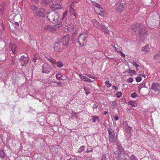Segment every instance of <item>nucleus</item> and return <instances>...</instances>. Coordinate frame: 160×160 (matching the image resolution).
<instances>
[{
  "label": "nucleus",
  "mask_w": 160,
  "mask_h": 160,
  "mask_svg": "<svg viewBox=\"0 0 160 160\" xmlns=\"http://www.w3.org/2000/svg\"><path fill=\"white\" fill-rule=\"evenodd\" d=\"M142 76L143 77H144V78H145V75H143V76Z\"/></svg>",
  "instance_id": "nucleus-63"
},
{
  "label": "nucleus",
  "mask_w": 160,
  "mask_h": 160,
  "mask_svg": "<svg viewBox=\"0 0 160 160\" xmlns=\"http://www.w3.org/2000/svg\"><path fill=\"white\" fill-rule=\"evenodd\" d=\"M79 76L80 79H82L83 80L85 81H88L87 79H88V78L87 77L83 76L81 75H79Z\"/></svg>",
  "instance_id": "nucleus-33"
},
{
  "label": "nucleus",
  "mask_w": 160,
  "mask_h": 160,
  "mask_svg": "<svg viewBox=\"0 0 160 160\" xmlns=\"http://www.w3.org/2000/svg\"><path fill=\"white\" fill-rule=\"evenodd\" d=\"M70 40V37L68 35H66L62 38V42L64 45H68Z\"/></svg>",
  "instance_id": "nucleus-13"
},
{
  "label": "nucleus",
  "mask_w": 160,
  "mask_h": 160,
  "mask_svg": "<svg viewBox=\"0 0 160 160\" xmlns=\"http://www.w3.org/2000/svg\"><path fill=\"white\" fill-rule=\"evenodd\" d=\"M141 24L138 23H135L132 25L131 27V28L133 32V34H135L134 33L136 32H138V30L139 29V28H140Z\"/></svg>",
  "instance_id": "nucleus-9"
},
{
  "label": "nucleus",
  "mask_w": 160,
  "mask_h": 160,
  "mask_svg": "<svg viewBox=\"0 0 160 160\" xmlns=\"http://www.w3.org/2000/svg\"><path fill=\"white\" fill-rule=\"evenodd\" d=\"M15 23H16V24L18 26V25H19V24H18V22H15Z\"/></svg>",
  "instance_id": "nucleus-62"
},
{
  "label": "nucleus",
  "mask_w": 160,
  "mask_h": 160,
  "mask_svg": "<svg viewBox=\"0 0 160 160\" xmlns=\"http://www.w3.org/2000/svg\"><path fill=\"white\" fill-rule=\"evenodd\" d=\"M130 160H138V159L134 155H132L130 157Z\"/></svg>",
  "instance_id": "nucleus-35"
},
{
  "label": "nucleus",
  "mask_w": 160,
  "mask_h": 160,
  "mask_svg": "<svg viewBox=\"0 0 160 160\" xmlns=\"http://www.w3.org/2000/svg\"><path fill=\"white\" fill-rule=\"evenodd\" d=\"M128 72L129 73L134 74L136 73V72L134 70L129 69L128 71Z\"/></svg>",
  "instance_id": "nucleus-43"
},
{
  "label": "nucleus",
  "mask_w": 160,
  "mask_h": 160,
  "mask_svg": "<svg viewBox=\"0 0 160 160\" xmlns=\"http://www.w3.org/2000/svg\"><path fill=\"white\" fill-rule=\"evenodd\" d=\"M133 79L132 78H128L127 79V82L128 83H131V82H133Z\"/></svg>",
  "instance_id": "nucleus-38"
},
{
  "label": "nucleus",
  "mask_w": 160,
  "mask_h": 160,
  "mask_svg": "<svg viewBox=\"0 0 160 160\" xmlns=\"http://www.w3.org/2000/svg\"><path fill=\"white\" fill-rule=\"evenodd\" d=\"M119 2H121V0H119V2H117V5H118V7L117 8V10L118 12H121L124 10L125 4L123 3H120L119 4Z\"/></svg>",
  "instance_id": "nucleus-10"
},
{
  "label": "nucleus",
  "mask_w": 160,
  "mask_h": 160,
  "mask_svg": "<svg viewBox=\"0 0 160 160\" xmlns=\"http://www.w3.org/2000/svg\"><path fill=\"white\" fill-rule=\"evenodd\" d=\"M45 12V8H41L39 10H38L35 14L37 16L43 17H44Z\"/></svg>",
  "instance_id": "nucleus-8"
},
{
  "label": "nucleus",
  "mask_w": 160,
  "mask_h": 160,
  "mask_svg": "<svg viewBox=\"0 0 160 160\" xmlns=\"http://www.w3.org/2000/svg\"><path fill=\"white\" fill-rule=\"evenodd\" d=\"M108 138L109 141L112 143H114L118 141V134L115 135L114 131L111 128H108Z\"/></svg>",
  "instance_id": "nucleus-3"
},
{
  "label": "nucleus",
  "mask_w": 160,
  "mask_h": 160,
  "mask_svg": "<svg viewBox=\"0 0 160 160\" xmlns=\"http://www.w3.org/2000/svg\"><path fill=\"white\" fill-rule=\"evenodd\" d=\"M67 160H77V159L75 158H70L69 159H68Z\"/></svg>",
  "instance_id": "nucleus-54"
},
{
  "label": "nucleus",
  "mask_w": 160,
  "mask_h": 160,
  "mask_svg": "<svg viewBox=\"0 0 160 160\" xmlns=\"http://www.w3.org/2000/svg\"><path fill=\"white\" fill-rule=\"evenodd\" d=\"M5 154L4 152L2 150L0 149V157L1 158H3L5 157Z\"/></svg>",
  "instance_id": "nucleus-34"
},
{
  "label": "nucleus",
  "mask_w": 160,
  "mask_h": 160,
  "mask_svg": "<svg viewBox=\"0 0 160 160\" xmlns=\"http://www.w3.org/2000/svg\"><path fill=\"white\" fill-rule=\"evenodd\" d=\"M92 156L91 155H89L88 157L87 156L86 157V158L87 159L91 160L92 159Z\"/></svg>",
  "instance_id": "nucleus-50"
},
{
  "label": "nucleus",
  "mask_w": 160,
  "mask_h": 160,
  "mask_svg": "<svg viewBox=\"0 0 160 160\" xmlns=\"http://www.w3.org/2000/svg\"><path fill=\"white\" fill-rule=\"evenodd\" d=\"M93 5L96 6V8H97L100 6L99 4L94 2L93 3Z\"/></svg>",
  "instance_id": "nucleus-45"
},
{
  "label": "nucleus",
  "mask_w": 160,
  "mask_h": 160,
  "mask_svg": "<svg viewBox=\"0 0 160 160\" xmlns=\"http://www.w3.org/2000/svg\"><path fill=\"white\" fill-rule=\"evenodd\" d=\"M116 145L118 148V150L114 152V156L115 158H117L118 160H121L122 159V157H124V155L125 153L124 149L120 142L117 141L116 143Z\"/></svg>",
  "instance_id": "nucleus-2"
},
{
  "label": "nucleus",
  "mask_w": 160,
  "mask_h": 160,
  "mask_svg": "<svg viewBox=\"0 0 160 160\" xmlns=\"http://www.w3.org/2000/svg\"><path fill=\"white\" fill-rule=\"evenodd\" d=\"M16 48V46L15 44L11 43L10 44L9 49L10 51L12 52L11 53L14 54L15 53Z\"/></svg>",
  "instance_id": "nucleus-14"
},
{
  "label": "nucleus",
  "mask_w": 160,
  "mask_h": 160,
  "mask_svg": "<svg viewBox=\"0 0 160 160\" xmlns=\"http://www.w3.org/2000/svg\"><path fill=\"white\" fill-rule=\"evenodd\" d=\"M31 9L33 11L34 13H35L38 10V7L36 5H32L31 6Z\"/></svg>",
  "instance_id": "nucleus-21"
},
{
  "label": "nucleus",
  "mask_w": 160,
  "mask_h": 160,
  "mask_svg": "<svg viewBox=\"0 0 160 160\" xmlns=\"http://www.w3.org/2000/svg\"><path fill=\"white\" fill-rule=\"evenodd\" d=\"M45 57L49 60V62H50L52 64L54 63V62L52 61V58L50 55H48V54H45Z\"/></svg>",
  "instance_id": "nucleus-22"
},
{
  "label": "nucleus",
  "mask_w": 160,
  "mask_h": 160,
  "mask_svg": "<svg viewBox=\"0 0 160 160\" xmlns=\"http://www.w3.org/2000/svg\"><path fill=\"white\" fill-rule=\"evenodd\" d=\"M108 87H110L112 86V83H109L108 84Z\"/></svg>",
  "instance_id": "nucleus-59"
},
{
  "label": "nucleus",
  "mask_w": 160,
  "mask_h": 160,
  "mask_svg": "<svg viewBox=\"0 0 160 160\" xmlns=\"http://www.w3.org/2000/svg\"><path fill=\"white\" fill-rule=\"evenodd\" d=\"M98 106L95 104H94L92 106V109L93 110L95 109H97L98 108Z\"/></svg>",
  "instance_id": "nucleus-47"
},
{
  "label": "nucleus",
  "mask_w": 160,
  "mask_h": 160,
  "mask_svg": "<svg viewBox=\"0 0 160 160\" xmlns=\"http://www.w3.org/2000/svg\"><path fill=\"white\" fill-rule=\"evenodd\" d=\"M108 113V112H106V111H105L103 113V114L104 115H106L107 114V113Z\"/></svg>",
  "instance_id": "nucleus-60"
},
{
  "label": "nucleus",
  "mask_w": 160,
  "mask_h": 160,
  "mask_svg": "<svg viewBox=\"0 0 160 160\" xmlns=\"http://www.w3.org/2000/svg\"><path fill=\"white\" fill-rule=\"evenodd\" d=\"M97 21H96V20H95L94 19H92V22L93 24L94 25L95 23H96V22Z\"/></svg>",
  "instance_id": "nucleus-51"
},
{
  "label": "nucleus",
  "mask_w": 160,
  "mask_h": 160,
  "mask_svg": "<svg viewBox=\"0 0 160 160\" xmlns=\"http://www.w3.org/2000/svg\"><path fill=\"white\" fill-rule=\"evenodd\" d=\"M131 97L132 98H135L137 97V94L135 92L132 93L131 95Z\"/></svg>",
  "instance_id": "nucleus-39"
},
{
  "label": "nucleus",
  "mask_w": 160,
  "mask_h": 160,
  "mask_svg": "<svg viewBox=\"0 0 160 160\" xmlns=\"http://www.w3.org/2000/svg\"><path fill=\"white\" fill-rule=\"evenodd\" d=\"M58 3H61L62 2V0H56Z\"/></svg>",
  "instance_id": "nucleus-57"
},
{
  "label": "nucleus",
  "mask_w": 160,
  "mask_h": 160,
  "mask_svg": "<svg viewBox=\"0 0 160 160\" xmlns=\"http://www.w3.org/2000/svg\"><path fill=\"white\" fill-rule=\"evenodd\" d=\"M132 64L135 67L136 70L138 71L139 68V65L136 62H133Z\"/></svg>",
  "instance_id": "nucleus-31"
},
{
  "label": "nucleus",
  "mask_w": 160,
  "mask_h": 160,
  "mask_svg": "<svg viewBox=\"0 0 160 160\" xmlns=\"http://www.w3.org/2000/svg\"><path fill=\"white\" fill-rule=\"evenodd\" d=\"M49 0H41L42 3V4H43V5L44 6L47 5L49 2V4L51 2L49 1Z\"/></svg>",
  "instance_id": "nucleus-28"
},
{
  "label": "nucleus",
  "mask_w": 160,
  "mask_h": 160,
  "mask_svg": "<svg viewBox=\"0 0 160 160\" xmlns=\"http://www.w3.org/2000/svg\"><path fill=\"white\" fill-rule=\"evenodd\" d=\"M94 26L97 27L99 29H101L103 26H102V25L98 22L97 21H96V22L95 23Z\"/></svg>",
  "instance_id": "nucleus-25"
},
{
  "label": "nucleus",
  "mask_w": 160,
  "mask_h": 160,
  "mask_svg": "<svg viewBox=\"0 0 160 160\" xmlns=\"http://www.w3.org/2000/svg\"><path fill=\"white\" fill-rule=\"evenodd\" d=\"M85 148V146H82L80 148H79L78 150V152L79 153H81L82 151H84Z\"/></svg>",
  "instance_id": "nucleus-32"
},
{
  "label": "nucleus",
  "mask_w": 160,
  "mask_h": 160,
  "mask_svg": "<svg viewBox=\"0 0 160 160\" xmlns=\"http://www.w3.org/2000/svg\"><path fill=\"white\" fill-rule=\"evenodd\" d=\"M62 75L60 74H57L56 75V77L58 79H61V80H65L67 79V78H65L64 79H62L61 78Z\"/></svg>",
  "instance_id": "nucleus-27"
},
{
  "label": "nucleus",
  "mask_w": 160,
  "mask_h": 160,
  "mask_svg": "<svg viewBox=\"0 0 160 160\" xmlns=\"http://www.w3.org/2000/svg\"><path fill=\"white\" fill-rule=\"evenodd\" d=\"M148 30L142 24L140 25V28L138 30V33L140 35L141 38H143L146 35Z\"/></svg>",
  "instance_id": "nucleus-5"
},
{
  "label": "nucleus",
  "mask_w": 160,
  "mask_h": 160,
  "mask_svg": "<svg viewBox=\"0 0 160 160\" xmlns=\"http://www.w3.org/2000/svg\"><path fill=\"white\" fill-rule=\"evenodd\" d=\"M94 26L97 27L99 29H101L103 26H102V25L98 22L97 21H96V22L95 23Z\"/></svg>",
  "instance_id": "nucleus-26"
},
{
  "label": "nucleus",
  "mask_w": 160,
  "mask_h": 160,
  "mask_svg": "<svg viewBox=\"0 0 160 160\" xmlns=\"http://www.w3.org/2000/svg\"><path fill=\"white\" fill-rule=\"evenodd\" d=\"M118 52H119V53H120L122 56V57H125V55L121 51H118Z\"/></svg>",
  "instance_id": "nucleus-48"
},
{
  "label": "nucleus",
  "mask_w": 160,
  "mask_h": 160,
  "mask_svg": "<svg viewBox=\"0 0 160 160\" xmlns=\"http://www.w3.org/2000/svg\"><path fill=\"white\" fill-rule=\"evenodd\" d=\"M89 92H85V94L87 95H88L89 94Z\"/></svg>",
  "instance_id": "nucleus-61"
},
{
  "label": "nucleus",
  "mask_w": 160,
  "mask_h": 160,
  "mask_svg": "<svg viewBox=\"0 0 160 160\" xmlns=\"http://www.w3.org/2000/svg\"><path fill=\"white\" fill-rule=\"evenodd\" d=\"M160 55L159 54H156L154 55L153 56L154 58L157 59L159 57Z\"/></svg>",
  "instance_id": "nucleus-44"
},
{
  "label": "nucleus",
  "mask_w": 160,
  "mask_h": 160,
  "mask_svg": "<svg viewBox=\"0 0 160 160\" xmlns=\"http://www.w3.org/2000/svg\"><path fill=\"white\" fill-rule=\"evenodd\" d=\"M40 58V56H39L37 55H36L35 56H34V57H33L32 61V62L35 63L36 62H37V60H38Z\"/></svg>",
  "instance_id": "nucleus-24"
},
{
  "label": "nucleus",
  "mask_w": 160,
  "mask_h": 160,
  "mask_svg": "<svg viewBox=\"0 0 160 160\" xmlns=\"http://www.w3.org/2000/svg\"><path fill=\"white\" fill-rule=\"evenodd\" d=\"M112 88L113 89H114L115 90H116L118 89V88L114 86H112Z\"/></svg>",
  "instance_id": "nucleus-55"
},
{
  "label": "nucleus",
  "mask_w": 160,
  "mask_h": 160,
  "mask_svg": "<svg viewBox=\"0 0 160 160\" xmlns=\"http://www.w3.org/2000/svg\"><path fill=\"white\" fill-rule=\"evenodd\" d=\"M54 51L57 52H58L60 50V45L58 43H56L54 44Z\"/></svg>",
  "instance_id": "nucleus-17"
},
{
  "label": "nucleus",
  "mask_w": 160,
  "mask_h": 160,
  "mask_svg": "<svg viewBox=\"0 0 160 160\" xmlns=\"http://www.w3.org/2000/svg\"><path fill=\"white\" fill-rule=\"evenodd\" d=\"M87 81L88 82H92L93 81H92V80L88 78V79H87Z\"/></svg>",
  "instance_id": "nucleus-56"
},
{
  "label": "nucleus",
  "mask_w": 160,
  "mask_h": 160,
  "mask_svg": "<svg viewBox=\"0 0 160 160\" xmlns=\"http://www.w3.org/2000/svg\"><path fill=\"white\" fill-rule=\"evenodd\" d=\"M91 121L92 122H99L98 117L97 116H93L92 117Z\"/></svg>",
  "instance_id": "nucleus-23"
},
{
  "label": "nucleus",
  "mask_w": 160,
  "mask_h": 160,
  "mask_svg": "<svg viewBox=\"0 0 160 160\" xmlns=\"http://www.w3.org/2000/svg\"><path fill=\"white\" fill-rule=\"evenodd\" d=\"M49 1L51 2L49 4L50 6L52 8H54L56 9H61L62 7L58 3L54 4L52 1V0H49Z\"/></svg>",
  "instance_id": "nucleus-11"
},
{
  "label": "nucleus",
  "mask_w": 160,
  "mask_h": 160,
  "mask_svg": "<svg viewBox=\"0 0 160 160\" xmlns=\"http://www.w3.org/2000/svg\"><path fill=\"white\" fill-rule=\"evenodd\" d=\"M101 160H105V159H102Z\"/></svg>",
  "instance_id": "nucleus-64"
},
{
  "label": "nucleus",
  "mask_w": 160,
  "mask_h": 160,
  "mask_svg": "<svg viewBox=\"0 0 160 160\" xmlns=\"http://www.w3.org/2000/svg\"><path fill=\"white\" fill-rule=\"evenodd\" d=\"M56 82L58 85H59V86H60V85L62 84V82Z\"/></svg>",
  "instance_id": "nucleus-53"
},
{
  "label": "nucleus",
  "mask_w": 160,
  "mask_h": 160,
  "mask_svg": "<svg viewBox=\"0 0 160 160\" xmlns=\"http://www.w3.org/2000/svg\"><path fill=\"white\" fill-rule=\"evenodd\" d=\"M95 11L99 15L101 14V13H102L103 12V9L102 8L100 7V6L94 9Z\"/></svg>",
  "instance_id": "nucleus-16"
},
{
  "label": "nucleus",
  "mask_w": 160,
  "mask_h": 160,
  "mask_svg": "<svg viewBox=\"0 0 160 160\" xmlns=\"http://www.w3.org/2000/svg\"><path fill=\"white\" fill-rule=\"evenodd\" d=\"M67 14V11H66L63 14V16L62 17V19H63L66 17Z\"/></svg>",
  "instance_id": "nucleus-42"
},
{
  "label": "nucleus",
  "mask_w": 160,
  "mask_h": 160,
  "mask_svg": "<svg viewBox=\"0 0 160 160\" xmlns=\"http://www.w3.org/2000/svg\"><path fill=\"white\" fill-rule=\"evenodd\" d=\"M87 37V35L86 33L81 34L78 36L77 43L80 47H82L84 46Z\"/></svg>",
  "instance_id": "nucleus-4"
},
{
  "label": "nucleus",
  "mask_w": 160,
  "mask_h": 160,
  "mask_svg": "<svg viewBox=\"0 0 160 160\" xmlns=\"http://www.w3.org/2000/svg\"><path fill=\"white\" fill-rule=\"evenodd\" d=\"M102 31L104 32L105 33L107 34H109L110 33V31L108 30L107 29V28L106 27H105L104 26H102V27L100 29Z\"/></svg>",
  "instance_id": "nucleus-20"
},
{
  "label": "nucleus",
  "mask_w": 160,
  "mask_h": 160,
  "mask_svg": "<svg viewBox=\"0 0 160 160\" xmlns=\"http://www.w3.org/2000/svg\"><path fill=\"white\" fill-rule=\"evenodd\" d=\"M142 78L140 77H137L136 78V80L137 82H139L141 80Z\"/></svg>",
  "instance_id": "nucleus-40"
},
{
  "label": "nucleus",
  "mask_w": 160,
  "mask_h": 160,
  "mask_svg": "<svg viewBox=\"0 0 160 160\" xmlns=\"http://www.w3.org/2000/svg\"><path fill=\"white\" fill-rule=\"evenodd\" d=\"M121 95L122 93L120 92H118L116 94V95L117 97H118V98L120 97L121 96Z\"/></svg>",
  "instance_id": "nucleus-41"
},
{
  "label": "nucleus",
  "mask_w": 160,
  "mask_h": 160,
  "mask_svg": "<svg viewBox=\"0 0 160 160\" xmlns=\"http://www.w3.org/2000/svg\"><path fill=\"white\" fill-rule=\"evenodd\" d=\"M29 59L26 54L22 56L20 58V62L22 66H26L28 63Z\"/></svg>",
  "instance_id": "nucleus-7"
},
{
  "label": "nucleus",
  "mask_w": 160,
  "mask_h": 160,
  "mask_svg": "<svg viewBox=\"0 0 160 160\" xmlns=\"http://www.w3.org/2000/svg\"><path fill=\"white\" fill-rule=\"evenodd\" d=\"M57 66L59 68H61L63 66V64L62 62L58 61L56 63Z\"/></svg>",
  "instance_id": "nucleus-29"
},
{
  "label": "nucleus",
  "mask_w": 160,
  "mask_h": 160,
  "mask_svg": "<svg viewBox=\"0 0 160 160\" xmlns=\"http://www.w3.org/2000/svg\"><path fill=\"white\" fill-rule=\"evenodd\" d=\"M152 89L156 92L160 90V84L157 83H153L151 87Z\"/></svg>",
  "instance_id": "nucleus-12"
},
{
  "label": "nucleus",
  "mask_w": 160,
  "mask_h": 160,
  "mask_svg": "<svg viewBox=\"0 0 160 160\" xmlns=\"http://www.w3.org/2000/svg\"><path fill=\"white\" fill-rule=\"evenodd\" d=\"M44 28L46 30L51 32H54L55 31L54 28L49 25H46L44 27Z\"/></svg>",
  "instance_id": "nucleus-15"
},
{
  "label": "nucleus",
  "mask_w": 160,
  "mask_h": 160,
  "mask_svg": "<svg viewBox=\"0 0 160 160\" xmlns=\"http://www.w3.org/2000/svg\"><path fill=\"white\" fill-rule=\"evenodd\" d=\"M4 7L3 6V7H2L1 8H0V12L1 13H2L4 11Z\"/></svg>",
  "instance_id": "nucleus-49"
},
{
  "label": "nucleus",
  "mask_w": 160,
  "mask_h": 160,
  "mask_svg": "<svg viewBox=\"0 0 160 160\" xmlns=\"http://www.w3.org/2000/svg\"><path fill=\"white\" fill-rule=\"evenodd\" d=\"M142 51L145 53H147L150 51V48L148 46L146 45L142 48Z\"/></svg>",
  "instance_id": "nucleus-19"
},
{
  "label": "nucleus",
  "mask_w": 160,
  "mask_h": 160,
  "mask_svg": "<svg viewBox=\"0 0 160 160\" xmlns=\"http://www.w3.org/2000/svg\"><path fill=\"white\" fill-rule=\"evenodd\" d=\"M114 118L115 119L116 121L118 120L119 119L118 117L117 116H114Z\"/></svg>",
  "instance_id": "nucleus-52"
},
{
  "label": "nucleus",
  "mask_w": 160,
  "mask_h": 160,
  "mask_svg": "<svg viewBox=\"0 0 160 160\" xmlns=\"http://www.w3.org/2000/svg\"><path fill=\"white\" fill-rule=\"evenodd\" d=\"M69 12L71 15H73L75 17H77L75 10L71 5L69 8Z\"/></svg>",
  "instance_id": "nucleus-18"
},
{
  "label": "nucleus",
  "mask_w": 160,
  "mask_h": 160,
  "mask_svg": "<svg viewBox=\"0 0 160 160\" xmlns=\"http://www.w3.org/2000/svg\"><path fill=\"white\" fill-rule=\"evenodd\" d=\"M52 69L51 66L47 63H44L42 66V72L46 74L49 73Z\"/></svg>",
  "instance_id": "nucleus-6"
},
{
  "label": "nucleus",
  "mask_w": 160,
  "mask_h": 160,
  "mask_svg": "<svg viewBox=\"0 0 160 160\" xmlns=\"http://www.w3.org/2000/svg\"><path fill=\"white\" fill-rule=\"evenodd\" d=\"M109 82L108 81H107L105 82V84H108L109 83Z\"/></svg>",
  "instance_id": "nucleus-58"
},
{
  "label": "nucleus",
  "mask_w": 160,
  "mask_h": 160,
  "mask_svg": "<svg viewBox=\"0 0 160 160\" xmlns=\"http://www.w3.org/2000/svg\"><path fill=\"white\" fill-rule=\"evenodd\" d=\"M87 76L88 77H89L90 78H93V79H95V77H94L92 75H91V74H87Z\"/></svg>",
  "instance_id": "nucleus-46"
},
{
  "label": "nucleus",
  "mask_w": 160,
  "mask_h": 160,
  "mask_svg": "<svg viewBox=\"0 0 160 160\" xmlns=\"http://www.w3.org/2000/svg\"><path fill=\"white\" fill-rule=\"evenodd\" d=\"M47 14L48 15L47 16V18H48L50 22L54 21L57 23L54 25L55 27L59 28L62 27V22L61 21L58 22L59 19V15L58 13L54 12L48 13Z\"/></svg>",
  "instance_id": "nucleus-1"
},
{
  "label": "nucleus",
  "mask_w": 160,
  "mask_h": 160,
  "mask_svg": "<svg viewBox=\"0 0 160 160\" xmlns=\"http://www.w3.org/2000/svg\"><path fill=\"white\" fill-rule=\"evenodd\" d=\"M93 152V149L91 148H88L86 150V151L84 152L85 153L86 152L89 153V152Z\"/></svg>",
  "instance_id": "nucleus-37"
},
{
  "label": "nucleus",
  "mask_w": 160,
  "mask_h": 160,
  "mask_svg": "<svg viewBox=\"0 0 160 160\" xmlns=\"http://www.w3.org/2000/svg\"><path fill=\"white\" fill-rule=\"evenodd\" d=\"M128 103L131 105L132 107H135L137 106V104L135 101H129L128 102Z\"/></svg>",
  "instance_id": "nucleus-30"
},
{
  "label": "nucleus",
  "mask_w": 160,
  "mask_h": 160,
  "mask_svg": "<svg viewBox=\"0 0 160 160\" xmlns=\"http://www.w3.org/2000/svg\"><path fill=\"white\" fill-rule=\"evenodd\" d=\"M72 116L73 117L76 118L78 117V113L75 112H73L71 114Z\"/></svg>",
  "instance_id": "nucleus-36"
}]
</instances>
